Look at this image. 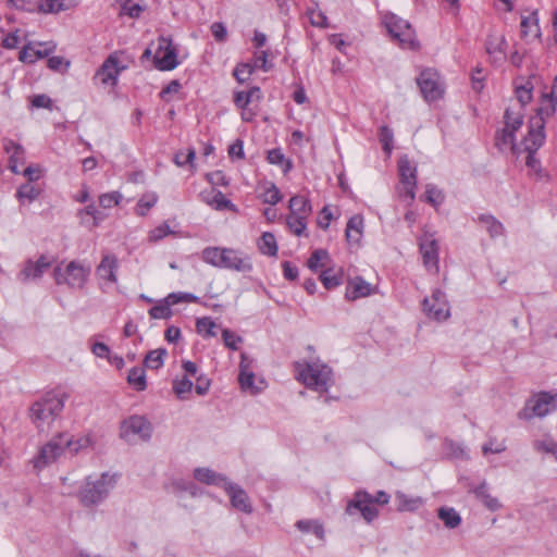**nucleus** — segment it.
<instances>
[{
    "label": "nucleus",
    "instance_id": "nucleus-48",
    "mask_svg": "<svg viewBox=\"0 0 557 557\" xmlns=\"http://www.w3.org/2000/svg\"><path fill=\"white\" fill-rule=\"evenodd\" d=\"M326 289H332L342 284V273L335 272L333 269H326L319 276Z\"/></svg>",
    "mask_w": 557,
    "mask_h": 557
},
{
    "label": "nucleus",
    "instance_id": "nucleus-23",
    "mask_svg": "<svg viewBox=\"0 0 557 557\" xmlns=\"http://www.w3.org/2000/svg\"><path fill=\"white\" fill-rule=\"evenodd\" d=\"M123 70L124 66L120 65L119 59L115 55H110L98 70L96 76L104 85H115Z\"/></svg>",
    "mask_w": 557,
    "mask_h": 557
},
{
    "label": "nucleus",
    "instance_id": "nucleus-7",
    "mask_svg": "<svg viewBox=\"0 0 557 557\" xmlns=\"http://www.w3.org/2000/svg\"><path fill=\"white\" fill-rule=\"evenodd\" d=\"M384 26L391 37L396 40L404 49L414 50L419 44L416 39V33L411 25L395 14H386L383 18Z\"/></svg>",
    "mask_w": 557,
    "mask_h": 557
},
{
    "label": "nucleus",
    "instance_id": "nucleus-21",
    "mask_svg": "<svg viewBox=\"0 0 557 557\" xmlns=\"http://www.w3.org/2000/svg\"><path fill=\"white\" fill-rule=\"evenodd\" d=\"M555 113H557V76L553 81L550 90L542 95L540 107L534 117L542 119L545 122L546 119L553 116Z\"/></svg>",
    "mask_w": 557,
    "mask_h": 557
},
{
    "label": "nucleus",
    "instance_id": "nucleus-34",
    "mask_svg": "<svg viewBox=\"0 0 557 557\" xmlns=\"http://www.w3.org/2000/svg\"><path fill=\"white\" fill-rule=\"evenodd\" d=\"M395 502L398 511H416L423 505V499L420 496H409L403 492L395 494Z\"/></svg>",
    "mask_w": 557,
    "mask_h": 557
},
{
    "label": "nucleus",
    "instance_id": "nucleus-36",
    "mask_svg": "<svg viewBox=\"0 0 557 557\" xmlns=\"http://www.w3.org/2000/svg\"><path fill=\"white\" fill-rule=\"evenodd\" d=\"M288 207L290 215H297L306 219L310 216L312 210L310 201L300 195L293 196L289 199Z\"/></svg>",
    "mask_w": 557,
    "mask_h": 557
},
{
    "label": "nucleus",
    "instance_id": "nucleus-12",
    "mask_svg": "<svg viewBox=\"0 0 557 557\" xmlns=\"http://www.w3.org/2000/svg\"><path fill=\"white\" fill-rule=\"evenodd\" d=\"M153 63L159 71H172L180 64L177 49L172 39L165 36L158 38V48L153 54Z\"/></svg>",
    "mask_w": 557,
    "mask_h": 557
},
{
    "label": "nucleus",
    "instance_id": "nucleus-51",
    "mask_svg": "<svg viewBox=\"0 0 557 557\" xmlns=\"http://www.w3.org/2000/svg\"><path fill=\"white\" fill-rule=\"evenodd\" d=\"M267 160L271 164L280 165L286 173L292 169V162L287 160L281 149H272L268 152Z\"/></svg>",
    "mask_w": 557,
    "mask_h": 557
},
{
    "label": "nucleus",
    "instance_id": "nucleus-62",
    "mask_svg": "<svg viewBox=\"0 0 557 557\" xmlns=\"http://www.w3.org/2000/svg\"><path fill=\"white\" fill-rule=\"evenodd\" d=\"M425 199L432 206L438 207L444 200V195L442 190H440L436 186L428 185L425 190Z\"/></svg>",
    "mask_w": 557,
    "mask_h": 557
},
{
    "label": "nucleus",
    "instance_id": "nucleus-44",
    "mask_svg": "<svg viewBox=\"0 0 557 557\" xmlns=\"http://www.w3.org/2000/svg\"><path fill=\"white\" fill-rule=\"evenodd\" d=\"M286 224L290 233L296 236H302L306 235L308 219L288 214Z\"/></svg>",
    "mask_w": 557,
    "mask_h": 557
},
{
    "label": "nucleus",
    "instance_id": "nucleus-46",
    "mask_svg": "<svg viewBox=\"0 0 557 557\" xmlns=\"http://www.w3.org/2000/svg\"><path fill=\"white\" fill-rule=\"evenodd\" d=\"M193 382L186 375L182 377H176L173 380V392L180 399H185L186 395L189 394L193 389Z\"/></svg>",
    "mask_w": 557,
    "mask_h": 557
},
{
    "label": "nucleus",
    "instance_id": "nucleus-49",
    "mask_svg": "<svg viewBox=\"0 0 557 557\" xmlns=\"http://www.w3.org/2000/svg\"><path fill=\"white\" fill-rule=\"evenodd\" d=\"M158 196L154 193L144 195L137 202L135 211L137 215L144 216L156 206Z\"/></svg>",
    "mask_w": 557,
    "mask_h": 557
},
{
    "label": "nucleus",
    "instance_id": "nucleus-53",
    "mask_svg": "<svg viewBox=\"0 0 557 557\" xmlns=\"http://www.w3.org/2000/svg\"><path fill=\"white\" fill-rule=\"evenodd\" d=\"M40 190L32 185V183L23 184L16 191V197L20 201L27 200L28 202L34 201L39 196Z\"/></svg>",
    "mask_w": 557,
    "mask_h": 557
},
{
    "label": "nucleus",
    "instance_id": "nucleus-43",
    "mask_svg": "<svg viewBox=\"0 0 557 557\" xmlns=\"http://www.w3.org/2000/svg\"><path fill=\"white\" fill-rule=\"evenodd\" d=\"M127 382L138 392L146 389L147 383L145 369L140 367L132 368L127 375Z\"/></svg>",
    "mask_w": 557,
    "mask_h": 557
},
{
    "label": "nucleus",
    "instance_id": "nucleus-2",
    "mask_svg": "<svg viewBox=\"0 0 557 557\" xmlns=\"http://www.w3.org/2000/svg\"><path fill=\"white\" fill-rule=\"evenodd\" d=\"M116 484V475L103 472L100 475H88L77 491V498L82 506L95 508L102 504Z\"/></svg>",
    "mask_w": 557,
    "mask_h": 557
},
{
    "label": "nucleus",
    "instance_id": "nucleus-45",
    "mask_svg": "<svg viewBox=\"0 0 557 557\" xmlns=\"http://www.w3.org/2000/svg\"><path fill=\"white\" fill-rule=\"evenodd\" d=\"M253 97L260 98V88L252 87L248 91H236L234 95V103L239 109H245L253 99Z\"/></svg>",
    "mask_w": 557,
    "mask_h": 557
},
{
    "label": "nucleus",
    "instance_id": "nucleus-30",
    "mask_svg": "<svg viewBox=\"0 0 557 557\" xmlns=\"http://www.w3.org/2000/svg\"><path fill=\"white\" fill-rule=\"evenodd\" d=\"M521 37L525 40L539 38L541 36V29L539 26L537 13L533 12L528 16H523L521 20Z\"/></svg>",
    "mask_w": 557,
    "mask_h": 557
},
{
    "label": "nucleus",
    "instance_id": "nucleus-20",
    "mask_svg": "<svg viewBox=\"0 0 557 557\" xmlns=\"http://www.w3.org/2000/svg\"><path fill=\"white\" fill-rule=\"evenodd\" d=\"M507 40L503 34H488L485 42V50L494 63H502L506 60Z\"/></svg>",
    "mask_w": 557,
    "mask_h": 557
},
{
    "label": "nucleus",
    "instance_id": "nucleus-1",
    "mask_svg": "<svg viewBox=\"0 0 557 557\" xmlns=\"http://www.w3.org/2000/svg\"><path fill=\"white\" fill-rule=\"evenodd\" d=\"M201 259L214 268L243 274L250 273L253 270L251 256L240 249L231 247H207L201 251Z\"/></svg>",
    "mask_w": 557,
    "mask_h": 557
},
{
    "label": "nucleus",
    "instance_id": "nucleus-22",
    "mask_svg": "<svg viewBox=\"0 0 557 557\" xmlns=\"http://www.w3.org/2000/svg\"><path fill=\"white\" fill-rule=\"evenodd\" d=\"M224 490L230 496L232 506L245 513L252 512V506L247 493L238 485L232 482H225Z\"/></svg>",
    "mask_w": 557,
    "mask_h": 557
},
{
    "label": "nucleus",
    "instance_id": "nucleus-39",
    "mask_svg": "<svg viewBox=\"0 0 557 557\" xmlns=\"http://www.w3.org/2000/svg\"><path fill=\"white\" fill-rule=\"evenodd\" d=\"M515 133L504 127L502 131L497 132L495 136V146L500 151L510 149L513 153H518L519 148L515 143Z\"/></svg>",
    "mask_w": 557,
    "mask_h": 557
},
{
    "label": "nucleus",
    "instance_id": "nucleus-25",
    "mask_svg": "<svg viewBox=\"0 0 557 557\" xmlns=\"http://www.w3.org/2000/svg\"><path fill=\"white\" fill-rule=\"evenodd\" d=\"M202 202L210 206L212 209L218 211L231 210L236 211L235 205L228 200L224 194L215 188L209 190H202L199 194Z\"/></svg>",
    "mask_w": 557,
    "mask_h": 557
},
{
    "label": "nucleus",
    "instance_id": "nucleus-42",
    "mask_svg": "<svg viewBox=\"0 0 557 557\" xmlns=\"http://www.w3.org/2000/svg\"><path fill=\"white\" fill-rule=\"evenodd\" d=\"M505 120V128L509 129L512 133H516L523 124V112L521 109L517 111L512 108H508L505 111L504 115Z\"/></svg>",
    "mask_w": 557,
    "mask_h": 557
},
{
    "label": "nucleus",
    "instance_id": "nucleus-63",
    "mask_svg": "<svg viewBox=\"0 0 557 557\" xmlns=\"http://www.w3.org/2000/svg\"><path fill=\"white\" fill-rule=\"evenodd\" d=\"M222 338H223L224 345L232 350H237L238 345L243 342L240 336L236 335L234 332L230 331L228 329H225L222 331Z\"/></svg>",
    "mask_w": 557,
    "mask_h": 557
},
{
    "label": "nucleus",
    "instance_id": "nucleus-28",
    "mask_svg": "<svg viewBox=\"0 0 557 557\" xmlns=\"http://www.w3.org/2000/svg\"><path fill=\"white\" fill-rule=\"evenodd\" d=\"M364 230V220L361 214L352 215L346 225L345 236L350 245H358L361 242Z\"/></svg>",
    "mask_w": 557,
    "mask_h": 557
},
{
    "label": "nucleus",
    "instance_id": "nucleus-8",
    "mask_svg": "<svg viewBox=\"0 0 557 557\" xmlns=\"http://www.w3.org/2000/svg\"><path fill=\"white\" fill-rule=\"evenodd\" d=\"M557 410V394L541 392L527 400L524 407L519 412V418L532 420L533 418H544Z\"/></svg>",
    "mask_w": 557,
    "mask_h": 557
},
{
    "label": "nucleus",
    "instance_id": "nucleus-55",
    "mask_svg": "<svg viewBox=\"0 0 557 557\" xmlns=\"http://www.w3.org/2000/svg\"><path fill=\"white\" fill-rule=\"evenodd\" d=\"M329 259V253L324 249L314 250L308 259V268L311 271H317L319 268L325 265L324 261Z\"/></svg>",
    "mask_w": 557,
    "mask_h": 557
},
{
    "label": "nucleus",
    "instance_id": "nucleus-24",
    "mask_svg": "<svg viewBox=\"0 0 557 557\" xmlns=\"http://www.w3.org/2000/svg\"><path fill=\"white\" fill-rule=\"evenodd\" d=\"M374 288L372 284L367 282L361 276H356L348 280L346 284L345 298L349 301L357 300L359 298L368 297L372 295Z\"/></svg>",
    "mask_w": 557,
    "mask_h": 557
},
{
    "label": "nucleus",
    "instance_id": "nucleus-60",
    "mask_svg": "<svg viewBox=\"0 0 557 557\" xmlns=\"http://www.w3.org/2000/svg\"><path fill=\"white\" fill-rule=\"evenodd\" d=\"M255 67L256 66L250 63H240L234 69L233 74H234L235 78L237 79V82L243 84L247 79H249V77L253 73Z\"/></svg>",
    "mask_w": 557,
    "mask_h": 557
},
{
    "label": "nucleus",
    "instance_id": "nucleus-18",
    "mask_svg": "<svg viewBox=\"0 0 557 557\" xmlns=\"http://www.w3.org/2000/svg\"><path fill=\"white\" fill-rule=\"evenodd\" d=\"M545 122L542 119L532 117L528 135L523 138L522 145L527 152H536L545 141Z\"/></svg>",
    "mask_w": 557,
    "mask_h": 557
},
{
    "label": "nucleus",
    "instance_id": "nucleus-32",
    "mask_svg": "<svg viewBox=\"0 0 557 557\" xmlns=\"http://www.w3.org/2000/svg\"><path fill=\"white\" fill-rule=\"evenodd\" d=\"M475 497L483 503V505L491 511H497L502 508L499 500L492 496L487 488V483L484 481L472 490Z\"/></svg>",
    "mask_w": 557,
    "mask_h": 557
},
{
    "label": "nucleus",
    "instance_id": "nucleus-31",
    "mask_svg": "<svg viewBox=\"0 0 557 557\" xmlns=\"http://www.w3.org/2000/svg\"><path fill=\"white\" fill-rule=\"evenodd\" d=\"M478 222L492 238L503 236L505 233L503 223L492 214H480L478 216Z\"/></svg>",
    "mask_w": 557,
    "mask_h": 557
},
{
    "label": "nucleus",
    "instance_id": "nucleus-56",
    "mask_svg": "<svg viewBox=\"0 0 557 557\" xmlns=\"http://www.w3.org/2000/svg\"><path fill=\"white\" fill-rule=\"evenodd\" d=\"M261 199L264 203L274 206L281 201L282 195L280 189L274 184H270L261 194Z\"/></svg>",
    "mask_w": 557,
    "mask_h": 557
},
{
    "label": "nucleus",
    "instance_id": "nucleus-10",
    "mask_svg": "<svg viewBox=\"0 0 557 557\" xmlns=\"http://www.w3.org/2000/svg\"><path fill=\"white\" fill-rule=\"evenodd\" d=\"M417 84L423 98L428 102L436 101L443 98L445 94V84L440 73L434 69H424L417 77Z\"/></svg>",
    "mask_w": 557,
    "mask_h": 557
},
{
    "label": "nucleus",
    "instance_id": "nucleus-61",
    "mask_svg": "<svg viewBox=\"0 0 557 557\" xmlns=\"http://www.w3.org/2000/svg\"><path fill=\"white\" fill-rule=\"evenodd\" d=\"M47 64L52 71L65 73L70 69L71 62L63 57L53 55L48 59Z\"/></svg>",
    "mask_w": 557,
    "mask_h": 557
},
{
    "label": "nucleus",
    "instance_id": "nucleus-29",
    "mask_svg": "<svg viewBox=\"0 0 557 557\" xmlns=\"http://www.w3.org/2000/svg\"><path fill=\"white\" fill-rule=\"evenodd\" d=\"M77 216L82 225L94 228L97 227L104 219L103 214L97 210L94 202L89 203L83 209L77 211Z\"/></svg>",
    "mask_w": 557,
    "mask_h": 557
},
{
    "label": "nucleus",
    "instance_id": "nucleus-57",
    "mask_svg": "<svg viewBox=\"0 0 557 557\" xmlns=\"http://www.w3.org/2000/svg\"><path fill=\"white\" fill-rule=\"evenodd\" d=\"M532 89L533 86L530 83H525L524 85H520L516 87V97L521 104V110L523 107L529 104L532 100Z\"/></svg>",
    "mask_w": 557,
    "mask_h": 557
},
{
    "label": "nucleus",
    "instance_id": "nucleus-15",
    "mask_svg": "<svg viewBox=\"0 0 557 557\" xmlns=\"http://www.w3.org/2000/svg\"><path fill=\"white\" fill-rule=\"evenodd\" d=\"M398 171L403 185L400 193L404 197L412 201L416 197L417 168L411 163L408 157L405 156L398 161Z\"/></svg>",
    "mask_w": 557,
    "mask_h": 557
},
{
    "label": "nucleus",
    "instance_id": "nucleus-50",
    "mask_svg": "<svg viewBox=\"0 0 557 557\" xmlns=\"http://www.w3.org/2000/svg\"><path fill=\"white\" fill-rule=\"evenodd\" d=\"M165 356L166 350L164 348L151 350L145 358V364L150 369H159L163 366Z\"/></svg>",
    "mask_w": 557,
    "mask_h": 557
},
{
    "label": "nucleus",
    "instance_id": "nucleus-33",
    "mask_svg": "<svg viewBox=\"0 0 557 557\" xmlns=\"http://www.w3.org/2000/svg\"><path fill=\"white\" fill-rule=\"evenodd\" d=\"M194 478L201 483L208 485H222L223 487L225 482H228L226 478L209 468H196L194 470Z\"/></svg>",
    "mask_w": 557,
    "mask_h": 557
},
{
    "label": "nucleus",
    "instance_id": "nucleus-14",
    "mask_svg": "<svg viewBox=\"0 0 557 557\" xmlns=\"http://www.w3.org/2000/svg\"><path fill=\"white\" fill-rule=\"evenodd\" d=\"M419 248L423 260V265L429 272H438V243L433 234L424 233L419 239Z\"/></svg>",
    "mask_w": 557,
    "mask_h": 557
},
{
    "label": "nucleus",
    "instance_id": "nucleus-41",
    "mask_svg": "<svg viewBox=\"0 0 557 557\" xmlns=\"http://www.w3.org/2000/svg\"><path fill=\"white\" fill-rule=\"evenodd\" d=\"M437 517L443 521L444 525L448 529H455L460 525L461 517L453 507H441L437 511Z\"/></svg>",
    "mask_w": 557,
    "mask_h": 557
},
{
    "label": "nucleus",
    "instance_id": "nucleus-37",
    "mask_svg": "<svg viewBox=\"0 0 557 557\" xmlns=\"http://www.w3.org/2000/svg\"><path fill=\"white\" fill-rule=\"evenodd\" d=\"M172 306H174V304H172L168 295L163 299L158 300L156 305L149 309V315L154 320H168L173 315Z\"/></svg>",
    "mask_w": 557,
    "mask_h": 557
},
{
    "label": "nucleus",
    "instance_id": "nucleus-4",
    "mask_svg": "<svg viewBox=\"0 0 557 557\" xmlns=\"http://www.w3.org/2000/svg\"><path fill=\"white\" fill-rule=\"evenodd\" d=\"M91 273L89 264L72 260L69 263L61 262L53 269V278L57 285H65L71 289H83Z\"/></svg>",
    "mask_w": 557,
    "mask_h": 557
},
{
    "label": "nucleus",
    "instance_id": "nucleus-64",
    "mask_svg": "<svg viewBox=\"0 0 557 557\" xmlns=\"http://www.w3.org/2000/svg\"><path fill=\"white\" fill-rule=\"evenodd\" d=\"M7 4L10 8H14L26 12L38 11V3L30 0H7Z\"/></svg>",
    "mask_w": 557,
    "mask_h": 557
},
{
    "label": "nucleus",
    "instance_id": "nucleus-3",
    "mask_svg": "<svg viewBox=\"0 0 557 557\" xmlns=\"http://www.w3.org/2000/svg\"><path fill=\"white\" fill-rule=\"evenodd\" d=\"M388 502L389 495L384 491H379L375 496H372L366 491H358L352 495V498L348 500L345 511L349 516L359 512L368 523H371L379 516L375 504L386 505Z\"/></svg>",
    "mask_w": 557,
    "mask_h": 557
},
{
    "label": "nucleus",
    "instance_id": "nucleus-35",
    "mask_svg": "<svg viewBox=\"0 0 557 557\" xmlns=\"http://www.w3.org/2000/svg\"><path fill=\"white\" fill-rule=\"evenodd\" d=\"M74 5V0H42L38 3V12L44 14H55L61 11H66Z\"/></svg>",
    "mask_w": 557,
    "mask_h": 557
},
{
    "label": "nucleus",
    "instance_id": "nucleus-40",
    "mask_svg": "<svg viewBox=\"0 0 557 557\" xmlns=\"http://www.w3.org/2000/svg\"><path fill=\"white\" fill-rule=\"evenodd\" d=\"M296 528L302 533H312L319 540H324V527L319 520L304 519L296 522Z\"/></svg>",
    "mask_w": 557,
    "mask_h": 557
},
{
    "label": "nucleus",
    "instance_id": "nucleus-13",
    "mask_svg": "<svg viewBox=\"0 0 557 557\" xmlns=\"http://www.w3.org/2000/svg\"><path fill=\"white\" fill-rule=\"evenodd\" d=\"M422 309L430 319L438 322L445 321L450 317L449 304L445 293L441 289H434L430 297L423 299Z\"/></svg>",
    "mask_w": 557,
    "mask_h": 557
},
{
    "label": "nucleus",
    "instance_id": "nucleus-9",
    "mask_svg": "<svg viewBox=\"0 0 557 557\" xmlns=\"http://www.w3.org/2000/svg\"><path fill=\"white\" fill-rule=\"evenodd\" d=\"M73 438L69 434H59L44 445L34 460V467L42 469L55 461L64 451L73 445Z\"/></svg>",
    "mask_w": 557,
    "mask_h": 557
},
{
    "label": "nucleus",
    "instance_id": "nucleus-38",
    "mask_svg": "<svg viewBox=\"0 0 557 557\" xmlns=\"http://www.w3.org/2000/svg\"><path fill=\"white\" fill-rule=\"evenodd\" d=\"M258 249L260 253L269 257H276L278 251V246L276 238L273 233L264 232L262 233L260 239L257 243Z\"/></svg>",
    "mask_w": 557,
    "mask_h": 557
},
{
    "label": "nucleus",
    "instance_id": "nucleus-19",
    "mask_svg": "<svg viewBox=\"0 0 557 557\" xmlns=\"http://www.w3.org/2000/svg\"><path fill=\"white\" fill-rule=\"evenodd\" d=\"M238 381L244 391H249L251 394H257L263 389V381L259 385H255V373L252 371V360L246 354H242L239 363Z\"/></svg>",
    "mask_w": 557,
    "mask_h": 557
},
{
    "label": "nucleus",
    "instance_id": "nucleus-17",
    "mask_svg": "<svg viewBox=\"0 0 557 557\" xmlns=\"http://www.w3.org/2000/svg\"><path fill=\"white\" fill-rule=\"evenodd\" d=\"M53 42H27L20 51L18 60L23 63H35L39 59H44L55 50Z\"/></svg>",
    "mask_w": 557,
    "mask_h": 557
},
{
    "label": "nucleus",
    "instance_id": "nucleus-47",
    "mask_svg": "<svg viewBox=\"0 0 557 557\" xmlns=\"http://www.w3.org/2000/svg\"><path fill=\"white\" fill-rule=\"evenodd\" d=\"M216 324L210 317L198 318L196 321V330L203 337H214Z\"/></svg>",
    "mask_w": 557,
    "mask_h": 557
},
{
    "label": "nucleus",
    "instance_id": "nucleus-5",
    "mask_svg": "<svg viewBox=\"0 0 557 557\" xmlns=\"http://www.w3.org/2000/svg\"><path fill=\"white\" fill-rule=\"evenodd\" d=\"M66 396L50 392L35 401L30 407V418L38 429L50 424L63 410Z\"/></svg>",
    "mask_w": 557,
    "mask_h": 557
},
{
    "label": "nucleus",
    "instance_id": "nucleus-6",
    "mask_svg": "<svg viewBox=\"0 0 557 557\" xmlns=\"http://www.w3.org/2000/svg\"><path fill=\"white\" fill-rule=\"evenodd\" d=\"M298 379L311 389L319 393H326L334 384L332 369L320 361L307 362L305 366L297 364Z\"/></svg>",
    "mask_w": 557,
    "mask_h": 557
},
{
    "label": "nucleus",
    "instance_id": "nucleus-26",
    "mask_svg": "<svg viewBox=\"0 0 557 557\" xmlns=\"http://www.w3.org/2000/svg\"><path fill=\"white\" fill-rule=\"evenodd\" d=\"M117 258L114 255L108 253L102 257L99 265L97 267L96 272L101 280L108 281L113 284L117 282Z\"/></svg>",
    "mask_w": 557,
    "mask_h": 557
},
{
    "label": "nucleus",
    "instance_id": "nucleus-11",
    "mask_svg": "<svg viewBox=\"0 0 557 557\" xmlns=\"http://www.w3.org/2000/svg\"><path fill=\"white\" fill-rule=\"evenodd\" d=\"M151 423L141 416H132L125 419L120 429L121 437L128 442L148 441L151 437Z\"/></svg>",
    "mask_w": 557,
    "mask_h": 557
},
{
    "label": "nucleus",
    "instance_id": "nucleus-52",
    "mask_svg": "<svg viewBox=\"0 0 557 557\" xmlns=\"http://www.w3.org/2000/svg\"><path fill=\"white\" fill-rule=\"evenodd\" d=\"M444 448L448 457L455 459H467L468 455L465 447L451 440H445Z\"/></svg>",
    "mask_w": 557,
    "mask_h": 557
},
{
    "label": "nucleus",
    "instance_id": "nucleus-58",
    "mask_svg": "<svg viewBox=\"0 0 557 557\" xmlns=\"http://www.w3.org/2000/svg\"><path fill=\"white\" fill-rule=\"evenodd\" d=\"M122 199H123V196L119 191L106 193V194L100 195L99 205L104 209H109L114 206H119L120 202L122 201Z\"/></svg>",
    "mask_w": 557,
    "mask_h": 557
},
{
    "label": "nucleus",
    "instance_id": "nucleus-27",
    "mask_svg": "<svg viewBox=\"0 0 557 557\" xmlns=\"http://www.w3.org/2000/svg\"><path fill=\"white\" fill-rule=\"evenodd\" d=\"M3 147L9 154V169L15 174L20 173L18 168L25 161L24 148L11 139H5Z\"/></svg>",
    "mask_w": 557,
    "mask_h": 557
},
{
    "label": "nucleus",
    "instance_id": "nucleus-59",
    "mask_svg": "<svg viewBox=\"0 0 557 557\" xmlns=\"http://www.w3.org/2000/svg\"><path fill=\"white\" fill-rule=\"evenodd\" d=\"M394 134L393 131L387 126L380 127V141L382 143L383 150L386 154H391L393 150Z\"/></svg>",
    "mask_w": 557,
    "mask_h": 557
},
{
    "label": "nucleus",
    "instance_id": "nucleus-54",
    "mask_svg": "<svg viewBox=\"0 0 557 557\" xmlns=\"http://www.w3.org/2000/svg\"><path fill=\"white\" fill-rule=\"evenodd\" d=\"M534 448L537 451L554 456L555 459L557 460V442H555L552 437L547 436L543 440L535 441Z\"/></svg>",
    "mask_w": 557,
    "mask_h": 557
},
{
    "label": "nucleus",
    "instance_id": "nucleus-16",
    "mask_svg": "<svg viewBox=\"0 0 557 557\" xmlns=\"http://www.w3.org/2000/svg\"><path fill=\"white\" fill-rule=\"evenodd\" d=\"M50 267L51 261L45 255H41L36 261L28 259L18 272L17 280L24 284L38 281Z\"/></svg>",
    "mask_w": 557,
    "mask_h": 557
}]
</instances>
